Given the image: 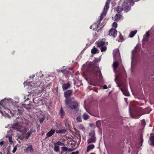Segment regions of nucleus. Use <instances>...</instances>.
<instances>
[{"mask_svg":"<svg viewBox=\"0 0 154 154\" xmlns=\"http://www.w3.org/2000/svg\"><path fill=\"white\" fill-rule=\"evenodd\" d=\"M43 76V75H42V76H40V77H41L42 76Z\"/></svg>","mask_w":154,"mask_h":154,"instance_id":"56","label":"nucleus"},{"mask_svg":"<svg viewBox=\"0 0 154 154\" xmlns=\"http://www.w3.org/2000/svg\"><path fill=\"white\" fill-rule=\"evenodd\" d=\"M97 49L94 47L91 50V53L93 54H95L97 53Z\"/></svg>","mask_w":154,"mask_h":154,"instance_id":"30","label":"nucleus"},{"mask_svg":"<svg viewBox=\"0 0 154 154\" xmlns=\"http://www.w3.org/2000/svg\"><path fill=\"white\" fill-rule=\"evenodd\" d=\"M9 140L10 142L11 143H13V141H12V137L10 136L9 137Z\"/></svg>","mask_w":154,"mask_h":154,"instance_id":"42","label":"nucleus"},{"mask_svg":"<svg viewBox=\"0 0 154 154\" xmlns=\"http://www.w3.org/2000/svg\"><path fill=\"white\" fill-rule=\"evenodd\" d=\"M79 153V151H77L75 152H72L70 154H78Z\"/></svg>","mask_w":154,"mask_h":154,"instance_id":"45","label":"nucleus"},{"mask_svg":"<svg viewBox=\"0 0 154 154\" xmlns=\"http://www.w3.org/2000/svg\"><path fill=\"white\" fill-rule=\"evenodd\" d=\"M105 44L106 45H108V43L107 42H105L103 41H100L97 42V46L98 47H101L105 45Z\"/></svg>","mask_w":154,"mask_h":154,"instance_id":"14","label":"nucleus"},{"mask_svg":"<svg viewBox=\"0 0 154 154\" xmlns=\"http://www.w3.org/2000/svg\"><path fill=\"white\" fill-rule=\"evenodd\" d=\"M151 111V109L150 107H147L145 108V112L146 113H149Z\"/></svg>","mask_w":154,"mask_h":154,"instance_id":"32","label":"nucleus"},{"mask_svg":"<svg viewBox=\"0 0 154 154\" xmlns=\"http://www.w3.org/2000/svg\"><path fill=\"white\" fill-rule=\"evenodd\" d=\"M118 86L120 87V89L124 95L126 96H128L130 95L128 91L125 88H122L120 84L118 85Z\"/></svg>","mask_w":154,"mask_h":154,"instance_id":"12","label":"nucleus"},{"mask_svg":"<svg viewBox=\"0 0 154 154\" xmlns=\"http://www.w3.org/2000/svg\"><path fill=\"white\" fill-rule=\"evenodd\" d=\"M27 152H33L34 149L32 145H29L26 149Z\"/></svg>","mask_w":154,"mask_h":154,"instance_id":"17","label":"nucleus"},{"mask_svg":"<svg viewBox=\"0 0 154 154\" xmlns=\"http://www.w3.org/2000/svg\"><path fill=\"white\" fill-rule=\"evenodd\" d=\"M107 50V47L106 46H103L100 48V51L101 52L105 51Z\"/></svg>","mask_w":154,"mask_h":154,"instance_id":"31","label":"nucleus"},{"mask_svg":"<svg viewBox=\"0 0 154 154\" xmlns=\"http://www.w3.org/2000/svg\"><path fill=\"white\" fill-rule=\"evenodd\" d=\"M90 154H95L94 153L92 152V153H90Z\"/></svg>","mask_w":154,"mask_h":154,"instance_id":"54","label":"nucleus"},{"mask_svg":"<svg viewBox=\"0 0 154 154\" xmlns=\"http://www.w3.org/2000/svg\"><path fill=\"white\" fill-rule=\"evenodd\" d=\"M117 40L119 42H122L124 41L123 37L121 33H120V34L118 38H117Z\"/></svg>","mask_w":154,"mask_h":154,"instance_id":"20","label":"nucleus"},{"mask_svg":"<svg viewBox=\"0 0 154 154\" xmlns=\"http://www.w3.org/2000/svg\"><path fill=\"white\" fill-rule=\"evenodd\" d=\"M140 140H141V143H142V144L143 143V136L142 135H141L140 136Z\"/></svg>","mask_w":154,"mask_h":154,"instance_id":"44","label":"nucleus"},{"mask_svg":"<svg viewBox=\"0 0 154 154\" xmlns=\"http://www.w3.org/2000/svg\"><path fill=\"white\" fill-rule=\"evenodd\" d=\"M4 143V142L3 141H2L0 142V145L2 146Z\"/></svg>","mask_w":154,"mask_h":154,"instance_id":"48","label":"nucleus"},{"mask_svg":"<svg viewBox=\"0 0 154 154\" xmlns=\"http://www.w3.org/2000/svg\"><path fill=\"white\" fill-rule=\"evenodd\" d=\"M0 112H1V110H0Z\"/></svg>","mask_w":154,"mask_h":154,"instance_id":"61","label":"nucleus"},{"mask_svg":"<svg viewBox=\"0 0 154 154\" xmlns=\"http://www.w3.org/2000/svg\"><path fill=\"white\" fill-rule=\"evenodd\" d=\"M119 66V63L118 61H116L113 62V66L114 69H116L118 68Z\"/></svg>","mask_w":154,"mask_h":154,"instance_id":"27","label":"nucleus"},{"mask_svg":"<svg viewBox=\"0 0 154 154\" xmlns=\"http://www.w3.org/2000/svg\"><path fill=\"white\" fill-rule=\"evenodd\" d=\"M0 112H1V110H0Z\"/></svg>","mask_w":154,"mask_h":154,"instance_id":"62","label":"nucleus"},{"mask_svg":"<svg viewBox=\"0 0 154 154\" xmlns=\"http://www.w3.org/2000/svg\"><path fill=\"white\" fill-rule=\"evenodd\" d=\"M143 109L140 107L136 108L132 114H131L132 118L135 119H138L143 114H144Z\"/></svg>","mask_w":154,"mask_h":154,"instance_id":"3","label":"nucleus"},{"mask_svg":"<svg viewBox=\"0 0 154 154\" xmlns=\"http://www.w3.org/2000/svg\"><path fill=\"white\" fill-rule=\"evenodd\" d=\"M65 125L66 127L67 125L69 127V125L68 123H67L66 122H65Z\"/></svg>","mask_w":154,"mask_h":154,"instance_id":"49","label":"nucleus"},{"mask_svg":"<svg viewBox=\"0 0 154 154\" xmlns=\"http://www.w3.org/2000/svg\"><path fill=\"white\" fill-rule=\"evenodd\" d=\"M102 20H100V18L98 19V20L97 21V26H99V25L100 24V22H101V21H102Z\"/></svg>","mask_w":154,"mask_h":154,"instance_id":"40","label":"nucleus"},{"mask_svg":"<svg viewBox=\"0 0 154 154\" xmlns=\"http://www.w3.org/2000/svg\"><path fill=\"white\" fill-rule=\"evenodd\" d=\"M108 88L107 85H104L103 86V88L104 89H106Z\"/></svg>","mask_w":154,"mask_h":154,"instance_id":"47","label":"nucleus"},{"mask_svg":"<svg viewBox=\"0 0 154 154\" xmlns=\"http://www.w3.org/2000/svg\"><path fill=\"white\" fill-rule=\"evenodd\" d=\"M123 10V8L120 6H118L115 9L116 11L118 13L121 12Z\"/></svg>","mask_w":154,"mask_h":154,"instance_id":"22","label":"nucleus"},{"mask_svg":"<svg viewBox=\"0 0 154 154\" xmlns=\"http://www.w3.org/2000/svg\"><path fill=\"white\" fill-rule=\"evenodd\" d=\"M122 16V15L120 14H116L114 17L115 20L116 21H118L121 17Z\"/></svg>","mask_w":154,"mask_h":154,"instance_id":"26","label":"nucleus"},{"mask_svg":"<svg viewBox=\"0 0 154 154\" xmlns=\"http://www.w3.org/2000/svg\"><path fill=\"white\" fill-rule=\"evenodd\" d=\"M89 135L90 137L87 140L88 143H95L97 140V138L95 135V131L93 130L91 131L89 133Z\"/></svg>","mask_w":154,"mask_h":154,"instance_id":"4","label":"nucleus"},{"mask_svg":"<svg viewBox=\"0 0 154 154\" xmlns=\"http://www.w3.org/2000/svg\"><path fill=\"white\" fill-rule=\"evenodd\" d=\"M117 35V31L116 29L111 28L109 31V35L110 36H112L115 38Z\"/></svg>","mask_w":154,"mask_h":154,"instance_id":"10","label":"nucleus"},{"mask_svg":"<svg viewBox=\"0 0 154 154\" xmlns=\"http://www.w3.org/2000/svg\"><path fill=\"white\" fill-rule=\"evenodd\" d=\"M60 70H58V72H61V71H60Z\"/></svg>","mask_w":154,"mask_h":154,"instance_id":"53","label":"nucleus"},{"mask_svg":"<svg viewBox=\"0 0 154 154\" xmlns=\"http://www.w3.org/2000/svg\"><path fill=\"white\" fill-rule=\"evenodd\" d=\"M149 140L150 142V143H149V145L153 146L154 145V136H151L149 138Z\"/></svg>","mask_w":154,"mask_h":154,"instance_id":"19","label":"nucleus"},{"mask_svg":"<svg viewBox=\"0 0 154 154\" xmlns=\"http://www.w3.org/2000/svg\"><path fill=\"white\" fill-rule=\"evenodd\" d=\"M30 83V82H27L26 81L25 82H24L23 83V84L24 85V86H29V84Z\"/></svg>","mask_w":154,"mask_h":154,"instance_id":"39","label":"nucleus"},{"mask_svg":"<svg viewBox=\"0 0 154 154\" xmlns=\"http://www.w3.org/2000/svg\"><path fill=\"white\" fill-rule=\"evenodd\" d=\"M31 132H28L26 134V139H28L29 136L31 134Z\"/></svg>","mask_w":154,"mask_h":154,"instance_id":"35","label":"nucleus"},{"mask_svg":"<svg viewBox=\"0 0 154 154\" xmlns=\"http://www.w3.org/2000/svg\"><path fill=\"white\" fill-rule=\"evenodd\" d=\"M35 130H33V129L32 128H31L30 129V131H29V132H31V134H32V133L33 132H35Z\"/></svg>","mask_w":154,"mask_h":154,"instance_id":"46","label":"nucleus"},{"mask_svg":"<svg viewBox=\"0 0 154 154\" xmlns=\"http://www.w3.org/2000/svg\"><path fill=\"white\" fill-rule=\"evenodd\" d=\"M66 131V130L65 129H64L60 130H57L56 131V132L57 133L62 134L65 133Z\"/></svg>","mask_w":154,"mask_h":154,"instance_id":"24","label":"nucleus"},{"mask_svg":"<svg viewBox=\"0 0 154 154\" xmlns=\"http://www.w3.org/2000/svg\"><path fill=\"white\" fill-rule=\"evenodd\" d=\"M150 32L149 31H148L144 35L142 41L143 42H146L148 41L150 36Z\"/></svg>","mask_w":154,"mask_h":154,"instance_id":"11","label":"nucleus"},{"mask_svg":"<svg viewBox=\"0 0 154 154\" xmlns=\"http://www.w3.org/2000/svg\"><path fill=\"white\" fill-rule=\"evenodd\" d=\"M70 85L69 83H68L66 84H63L62 86V87L63 91L67 90L68 88H69Z\"/></svg>","mask_w":154,"mask_h":154,"instance_id":"16","label":"nucleus"},{"mask_svg":"<svg viewBox=\"0 0 154 154\" xmlns=\"http://www.w3.org/2000/svg\"><path fill=\"white\" fill-rule=\"evenodd\" d=\"M135 2L133 0H125L122 5V8L126 12H128L131 9V6H133Z\"/></svg>","mask_w":154,"mask_h":154,"instance_id":"2","label":"nucleus"},{"mask_svg":"<svg viewBox=\"0 0 154 154\" xmlns=\"http://www.w3.org/2000/svg\"><path fill=\"white\" fill-rule=\"evenodd\" d=\"M54 151L57 152H58L59 151V146H55L54 147Z\"/></svg>","mask_w":154,"mask_h":154,"instance_id":"33","label":"nucleus"},{"mask_svg":"<svg viewBox=\"0 0 154 154\" xmlns=\"http://www.w3.org/2000/svg\"><path fill=\"white\" fill-rule=\"evenodd\" d=\"M35 75H33V76L32 77V78H34V77Z\"/></svg>","mask_w":154,"mask_h":154,"instance_id":"55","label":"nucleus"},{"mask_svg":"<svg viewBox=\"0 0 154 154\" xmlns=\"http://www.w3.org/2000/svg\"><path fill=\"white\" fill-rule=\"evenodd\" d=\"M44 118H42L40 119L39 120V122H40V123H42L44 121Z\"/></svg>","mask_w":154,"mask_h":154,"instance_id":"43","label":"nucleus"},{"mask_svg":"<svg viewBox=\"0 0 154 154\" xmlns=\"http://www.w3.org/2000/svg\"><path fill=\"white\" fill-rule=\"evenodd\" d=\"M30 86L31 87H32V86H31V85H30Z\"/></svg>","mask_w":154,"mask_h":154,"instance_id":"58","label":"nucleus"},{"mask_svg":"<svg viewBox=\"0 0 154 154\" xmlns=\"http://www.w3.org/2000/svg\"><path fill=\"white\" fill-rule=\"evenodd\" d=\"M82 117L83 119L85 120H86L89 118V116L87 114H84L83 115Z\"/></svg>","mask_w":154,"mask_h":154,"instance_id":"29","label":"nucleus"},{"mask_svg":"<svg viewBox=\"0 0 154 154\" xmlns=\"http://www.w3.org/2000/svg\"><path fill=\"white\" fill-rule=\"evenodd\" d=\"M12 128L21 133L24 132L25 131V127L21 125H20L17 123L13 124L12 126Z\"/></svg>","mask_w":154,"mask_h":154,"instance_id":"9","label":"nucleus"},{"mask_svg":"<svg viewBox=\"0 0 154 154\" xmlns=\"http://www.w3.org/2000/svg\"><path fill=\"white\" fill-rule=\"evenodd\" d=\"M137 32V30L131 31L129 35V37L131 38L133 37L136 34Z\"/></svg>","mask_w":154,"mask_h":154,"instance_id":"25","label":"nucleus"},{"mask_svg":"<svg viewBox=\"0 0 154 154\" xmlns=\"http://www.w3.org/2000/svg\"><path fill=\"white\" fill-rule=\"evenodd\" d=\"M78 128L79 129L82 130V131H85V128L84 126L82 124H80L78 125Z\"/></svg>","mask_w":154,"mask_h":154,"instance_id":"28","label":"nucleus"},{"mask_svg":"<svg viewBox=\"0 0 154 154\" xmlns=\"http://www.w3.org/2000/svg\"><path fill=\"white\" fill-rule=\"evenodd\" d=\"M95 147V146L94 144H91L88 146L86 152H88L91 149H93Z\"/></svg>","mask_w":154,"mask_h":154,"instance_id":"18","label":"nucleus"},{"mask_svg":"<svg viewBox=\"0 0 154 154\" xmlns=\"http://www.w3.org/2000/svg\"><path fill=\"white\" fill-rule=\"evenodd\" d=\"M112 27L116 28L117 27V24L116 22H114L112 24Z\"/></svg>","mask_w":154,"mask_h":154,"instance_id":"38","label":"nucleus"},{"mask_svg":"<svg viewBox=\"0 0 154 154\" xmlns=\"http://www.w3.org/2000/svg\"><path fill=\"white\" fill-rule=\"evenodd\" d=\"M73 99L71 100V101L68 104H65L66 106L69 107V108L71 109H76L78 106V103L75 101H73Z\"/></svg>","mask_w":154,"mask_h":154,"instance_id":"8","label":"nucleus"},{"mask_svg":"<svg viewBox=\"0 0 154 154\" xmlns=\"http://www.w3.org/2000/svg\"><path fill=\"white\" fill-rule=\"evenodd\" d=\"M29 100V98L28 97L26 100L25 101H27Z\"/></svg>","mask_w":154,"mask_h":154,"instance_id":"52","label":"nucleus"},{"mask_svg":"<svg viewBox=\"0 0 154 154\" xmlns=\"http://www.w3.org/2000/svg\"><path fill=\"white\" fill-rule=\"evenodd\" d=\"M56 144L61 146H63L64 145V144L63 143H61L60 141H58L56 143Z\"/></svg>","mask_w":154,"mask_h":154,"instance_id":"36","label":"nucleus"},{"mask_svg":"<svg viewBox=\"0 0 154 154\" xmlns=\"http://www.w3.org/2000/svg\"><path fill=\"white\" fill-rule=\"evenodd\" d=\"M18 111H20L19 109H18Z\"/></svg>","mask_w":154,"mask_h":154,"instance_id":"59","label":"nucleus"},{"mask_svg":"<svg viewBox=\"0 0 154 154\" xmlns=\"http://www.w3.org/2000/svg\"><path fill=\"white\" fill-rule=\"evenodd\" d=\"M111 0H107L104 8V10L100 16V20H102L103 18V16L106 14L107 10L109 8V5Z\"/></svg>","mask_w":154,"mask_h":154,"instance_id":"7","label":"nucleus"},{"mask_svg":"<svg viewBox=\"0 0 154 154\" xmlns=\"http://www.w3.org/2000/svg\"><path fill=\"white\" fill-rule=\"evenodd\" d=\"M72 93V91L69 90L66 91L64 92V96L66 99L65 100V104H67L71 101V100L73 99L74 98H70Z\"/></svg>","mask_w":154,"mask_h":154,"instance_id":"6","label":"nucleus"},{"mask_svg":"<svg viewBox=\"0 0 154 154\" xmlns=\"http://www.w3.org/2000/svg\"><path fill=\"white\" fill-rule=\"evenodd\" d=\"M17 149V146H16L14 147V148L12 151L13 153H14L16 152Z\"/></svg>","mask_w":154,"mask_h":154,"instance_id":"41","label":"nucleus"},{"mask_svg":"<svg viewBox=\"0 0 154 154\" xmlns=\"http://www.w3.org/2000/svg\"><path fill=\"white\" fill-rule=\"evenodd\" d=\"M72 149H68V150L67 151L70 152L72 151Z\"/></svg>","mask_w":154,"mask_h":154,"instance_id":"50","label":"nucleus"},{"mask_svg":"<svg viewBox=\"0 0 154 154\" xmlns=\"http://www.w3.org/2000/svg\"><path fill=\"white\" fill-rule=\"evenodd\" d=\"M61 72L63 74H69L70 72L69 70L67 69H65L62 70H60Z\"/></svg>","mask_w":154,"mask_h":154,"instance_id":"23","label":"nucleus"},{"mask_svg":"<svg viewBox=\"0 0 154 154\" xmlns=\"http://www.w3.org/2000/svg\"><path fill=\"white\" fill-rule=\"evenodd\" d=\"M60 113L61 118L62 119H63L65 115V112L64 111L63 109V108L62 107H61L60 109Z\"/></svg>","mask_w":154,"mask_h":154,"instance_id":"21","label":"nucleus"},{"mask_svg":"<svg viewBox=\"0 0 154 154\" xmlns=\"http://www.w3.org/2000/svg\"><path fill=\"white\" fill-rule=\"evenodd\" d=\"M0 112H1V110H0Z\"/></svg>","mask_w":154,"mask_h":154,"instance_id":"60","label":"nucleus"},{"mask_svg":"<svg viewBox=\"0 0 154 154\" xmlns=\"http://www.w3.org/2000/svg\"><path fill=\"white\" fill-rule=\"evenodd\" d=\"M55 132V131L54 129H51V130L48 132L46 134L47 137H51L54 134Z\"/></svg>","mask_w":154,"mask_h":154,"instance_id":"15","label":"nucleus"},{"mask_svg":"<svg viewBox=\"0 0 154 154\" xmlns=\"http://www.w3.org/2000/svg\"><path fill=\"white\" fill-rule=\"evenodd\" d=\"M86 71L93 79L97 78L98 74L99 76H100L101 74V72L99 70L98 67L97 66H89L86 69Z\"/></svg>","mask_w":154,"mask_h":154,"instance_id":"1","label":"nucleus"},{"mask_svg":"<svg viewBox=\"0 0 154 154\" xmlns=\"http://www.w3.org/2000/svg\"><path fill=\"white\" fill-rule=\"evenodd\" d=\"M0 154H2V152H0Z\"/></svg>","mask_w":154,"mask_h":154,"instance_id":"57","label":"nucleus"},{"mask_svg":"<svg viewBox=\"0 0 154 154\" xmlns=\"http://www.w3.org/2000/svg\"><path fill=\"white\" fill-rule=\"evenodd\" d=\"M76 121L79 122H81L82 121L81 116L80 115L78 116L76 119Z\"/></svg>","mask_w":154,"mask_h":154,"instance_id":"34","label":"nucleus"},{"mask_svg":"<svg viewBox=\"0 0 154 154\" xmlns=\"http://www.w3.org/2000/svg\"><path fill=\"white\" fill-rule=\"evenodd\" d=\"M133 0L134 2V1H135V2H138V1H139L140 0Z\"/></svg>","mask_w":154,"mask_h":154,"instance_id":"51","label":"nucleus"},{"mask_svg":"<svg viewBox=\"0 0 154 154\" xmlns=\"http://www.w3.org/2000/svg\"><path fill=\"white\" fill-rule=\"evenodd\" d=\"M0 105L2 106V109L10 108V106L11 105H12L11 103V100H3L0 102Z\"/></svg>","mask_w":154,"mask_h":154,"instance_id":"5","label":"nucleus"},{"mask_svg":"<svg viewBox=\"0 0 154 154\" xmlns=\"http://www.w3.org/2000/svg\"><path fill=\"white\" fill-rule=\"evenodd\" d=\"M68 150V148L66 147H63L62 148V150L63 152L66 151Z\"/></svg>","mask_w":154,"mask_h":154,"instance_id":"37","label":"nucleus"},{"mask_svg":"<svg viewBox=\"0 0 154 154\" xmlns=\"http://www.w3.org/2000/svg\"><path fill=\"white\" fill-rule=\"evenodd\" d=\"M10 108H3V111L6 115H8L10 113L12 116H14V114L13 113L10 109Z\"/></svg>","mask_w":154,"mask_h":154,"instance_id":"13","label":"nucleus"}]
</instances>
